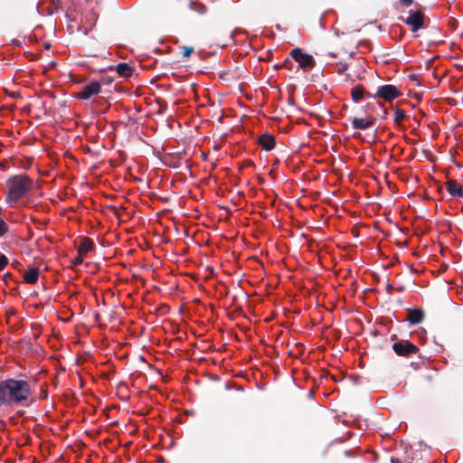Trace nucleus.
I'll use <instances>...</instances> for the list:
<instances>
[{
    "label": "nucleus",
    "mask_w": 463,
    "mask_h": 463,
    "mask_svg": "<svg viewBox=\"0 0 463 463\" xmlns=\"http://www.w3.org/2000/svg\"><path fill=\"white\" fill-rule=\"evenodd\" d=\"M29 384L23 380H6L0 383V402L20 403L30 396Z\"/></svg>",
    "instance_id": "f257e3e1"
},
{
    "label": "nucleus",
    "mask_w": 463,
    "mask_h": 463,
    "mask_svg": "<svg viewBox=\"0 0 463 463\" xmlns=\"http://www.w3.org/2000/svg\"><path fill=\"white\" fill-rule=\"evenodd\" d=\"M6 202L14 205L33 188V181L25 175L11 176L6 181Z\"/></svg>",
    "instance_id": "f03ea898"
},
{
    "label": "nucleus",
    "mask_w": 463,
    "mask_h": 463,
    "mask_svg": "<svg viewBox=\"0 0 463 463\" xmlns=\"http://www.w3.org/2000/svg\"><path fill=\"white\" fill-rule=\"evenodd\" d=\"M291 57L298 63L299 67L305 71L311 70L315 66L314 58L303 52L301 49L296 48L290 52Z\"/></svg>",
    "instance_id": "7ed1b4c3"
},
{
    "label": "nucleus",
    "mask_w": 463,
    "mask_h": 463,
    "mask_svg": "<svg viewBox=\"0 0 463 463\" xmlns=\"http://www.w3.org/2000/svg\"><path fill=\"white\" fill-rule=\"evenodd\" d=\"M392 349L401 356H410L418 352V347L408 340L394 343Z\"/></svg>",
    "instance_id": "20e7f679"
},
{
    "label": "nucleus",
    "mask_w": 463,
    "mask_h": 463,
    "mask_svg": "<svg viewBox=\"0 0 463 463\" xmlns=\"http://www.w3.org/2000/svg\"><path fill=\"white\" fill-rule=\"evenodd\" d=\"M100 91V84L98 81H91L85 85L82 90L76 94L80 99H88L92 96L99 94Z\"/></svg>",
    "instance_id": "39448f33"
},
{
    "label": "nucleus",
    "mask_w": 463,
    "mask_h": 463,
    "mask_svg": "<svg viewBox=\"0 0 463 463\" xmlns=\"http://www.w3.org/2000/svg\"><path fill=\"white\" fill-rule=\"evenodd\" d=\"M377 94L387 101H392L402 95L401 91L393 85H383L380 87Z\"/></svg>",
    "instance_id": "423d86ee"
},
{
    "label": "nucleus",
    "mask_w": 463,
    "mask_h": 463,
    "mask_svg": "<svg viewBox=\"0 0 463 463\" xmlns=\"http://www.w3.org/2000/svg\"><path fill=\"white\" fill-rule=\"evenodd\" d=\"M423 14L420 11H415L410 14L405 23L411 28L413 32L418 31L423 25Z\"/></svg>",
    "instance_id": "0eeeda50"
},
{
    "label": "nucleus",
    "mask_w": 463,
    "mask_h": 463,
    "mask_svg": "<svg viewBox=\"0 0 463 463\" xmlns=\"http://www.w3.org/2000/svg\"><path fill=\"white\" fill-rule=\"evenodd\" d=\"M449 194L454 197H463V185L456 180H449L446 183Z\"/></svg>",
    "instance_id": "6e6552de"
},
{
    "label": "nucleus",
    "mask_w": 463,
    "mask_h": 463,
    "mask_svg": "<svg viewBox=\"0 0 463 463\" xmlns=\"http://www.w3.org/2000/svg\"><path fill=\"white\" fill-rule=\"evenodd\" d=\"M373 121L371 118H355L352 121V127L355 129H361V130H364V129L371 128L373 126Z\"/></svg>",
    "instance_id": "1a4fd4ad"
},
{
    "label": "nucleus",
    "mask_w": 463,
    "mask_h": 463,
    "mask_svg": "<svg viewBox=\"0 0 463 463\" xmlns=\"http://www.w3.org/2000/svg\"><path fill=\"white\" fill-rule=\"evenodd\" d=\"M39 278V269L36 268H30L24 273V280L28 284H34Z\"/></svg>",
    "instance_id": "9d476101"
},
{
    "label": "nucleus",
    "mask_w": 463,
    "mask_h": 463,
    "mask_svg": "<svg viewBox=\"0 0 463 463\" xmlns=\"http://www.w3.org/2000/svg\"><path fill=\"white\" fill-rule=\"evenodd\" d=\"M93 248V242L89 238H83L79 245L78 252L79 255H86Z\"/></svg>",
    "instance_id": "9b49d317"
},
{
    "label": "nucleus",
    "mask_w": 463,
    "mask_h": 463,
    "mask_svg": "<svg viewBox=\"0 0 463 463\" xmlns=\"http://www.w3.org/2000/svg\"><path fill=\"white\" fill-rule=\"evenodd\" d=\"M260 145L266 150H271L275 146V139L272 136L263 135L259 138Z\"/></svg>",
    "instance_id": "f8f14e48"
},
{
    "label": "nucleus",
    "mask_w": 463,
    "mask_h": 463,
    "mask_svg": "<svg viewBox=\"0 0 463 463\" xmlns=\"http://www.w3.org/2000/svg\"><path fill=\"white\" fill-rule=\"evenodd\" d=\"M423 318V312L420 309L410 310L408 314V320L411 324H418L421 322Z\"/></svg>",
    "instance_id": "ddd939ff"
},
{
    "label": "nucleus",
    "mask_w": 463,
    "mask_h": 463,
    "mask_svg": "<svg viewBox=\"0 0 463 463\" xmlns=\"http://www.w3.org/2000/svg\"><path fill=\"white\" fill-rule=\"evenodd\" d=\"M117 72L122 77H130L133 72V69L127 63H119L116 68Z\"/></svg>",
    "instance_id": "4468645a"
},
{
    "label": "nucleus",
    "mask_w": 463,
    "mask_h": 463,
    "mask_svg": "<svg viewBox=\"0 0 463 463\" xmlns=\"http://www.w3.org/2000/svg\"><path fill=\"white\" fill-rule=\"evenodd\" d=\"M364 89L361 86H354L352 89L351 94L354 101L358 102L364 98Z\"/></svg>",
    "instance_id": "2eb2a0df"
},
{
    "label": "nucleus",
    "mask_w": 463,
    "mask_h": 463,
    "mask_svg": "<svg viewBox=\"0 0 463 463\" xmlns=\"http://www.w3.org/2000/svg\"><path fill=\"white\" fill-rule=\"evenodd\" d=\"M191 6L194 10H195L196 12H198L200 14H204L206 12V7L202 4L192 3Z\"/></svg>",
    "instance_id": "dca6fc26"
},
{
    "label": "nucleus",
    "mask_w": 463,
    "mask_h": 463,
    "mask_svg": "<svg viewBox=\"0 0 463 463\" xmlns=\"http://www.w3.org/2000/svg\"><path fill=\"white\" fill-rule=\"evenodd\" d=\"M194 52L193 47L184 46L182 47V54L184 57L188 58Z\"/></svg>",
    "instance_id": "f3484780"
},
{
    "label": "nucleus",
    "mask_w": 463,
    "mask_h": 463,
    "mask_svg": "<svg viewBox=\"0 0 463 463\" xmlns=\"http://www.w3.org/2000/svg\"><path fill=\"white\" fill-rule=\"evenodd\" d=\"M7 232V224L4 220L0 218V236L4 235Z\"/></svg>",
    "instance_id": "a211bd4d"
},
{
    "label": "nucleus",
    "mask_w": 463,
    "mask_h": 463,
    "mask_svg": "<svg viewBox=\"0 0 463 463\" xmlns=\"http://www.w3.org/2000/svg\"><path fill=\"white\" fill-rule=\"evenodd\" d=\"M8 263V259L5 255H0V270L4 269Z\"/></svg>",
    "instance_id": "6ab92c4d"
},
{
    "label": "nucleus",
    "mask_w": 463,
    "mask_h": 463,
    "mask_svg": "<svg viewBox=\"0 0 463 463\" xmlns=\"http://www.w3.org/2000/svg\"><path fill=\"white\" fill-rule=\"evenodd\" d=\"M83 256H84V255H79V257H77V258L75 259V264H80V263H81V262L83 261V258H82Z\"/></svg>",
    "instance_id": "aec40b11"
},
{
    "label": "nucleus",
    "mask_w": 463,
    "mask_h": 463,
    "mask_svg": "<svg viewBox=\"0 0 463 463\" xmlns=\"http://www.w3.org/2000/svg\"><path fill=\"white\" fill-rule=\"evenodd\" d=\"M401 2L405 5H410L412 3V0H401Z\"/></svg>",
    "instance_id": "412c9836"
},
{
    "label": "nucleus",
    "mask_w": 463,
    "mask_h": 463,
    "mask_svg": "<svg viewBox=\"0 0 463 463\" xmlns=\"http://www.w3.org/2000/svg\"><path fill=\"white\" fill-rule=\"evenodd\" d=\"M0 166H1V167H4V164H3V163H0Z\"/></svg>",
    "instance_id": "4be33fe9"
}]
</instances>
